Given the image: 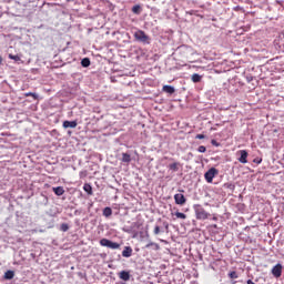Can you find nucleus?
<instances>
[{
    "instance_id": "nucleus-19",
    "label": "nucleus",
    "mask_w": 284,
    "mask_h": 284,
    "mask_svg": "<svg viewBox=\"0 0 284 284\" xmlns=\"http://www.w3.org/2000/svg\"><path fill=\"white\" fill-rule=\"evenodd\" d=\"M179 165H181V163H179V162L171 163V164H169V170L171 172H179Z\"/></svg>"
},
{
    "instance_id": "nucleus-34",
    "label": "nucleus",
    "mask_w": 284,
    "mask_h": 284,
    "mask_svg": "<svg viewBox=\"0 0 284 284\" xmlns=\"http://www.w3.org/2000/svg\"><path fill=\"white\" fill-rule=\"evenodd\" d=\"M195 139L203 140V139H205V134H197V135H195Z\"/></svg>"
},
{
    "instance_id": "nucleus-33",
    "label": "nucleus",
    "mask_w": 284,
    "mask_h": 284,
    "mask_svg": "<svg viewBox=\"0 0 284 284\" xmlns=\"http://www.w3.org/2000/svg\"><path fill=\"white\" fill-rule=\"evenodd\" d=\"M246 81L247 83H252V81H254V77L252 75L246 77Z\"/></svg>"
},
{
    "instance_id": "nucleus-3",
    "label": "nucleus",
    "mask_w": 284,
    "mask_h": 284,
    "mask_svg": "<svg viewBox=\"0 0 284 284\" xmlns=\"http://www.w3.org/2000/svg\"><path fill=\"white\" fill-rule=\"evenodd\" d=\"M133 37L139 43H143V45H150V36H148L145 31L138 30L134 32Z\"/></svg>"
},
{
    "instance_id": "nucleus-35",
    "label": "nucleus",
    "mask_w": 284,
    "mask_h": 284,
    "mask_svg": "<svg viewBox=\"0 0 284 284\" xmlns=\"http://www.w3.org/2000/svg\"><path fill=\"white\" fill-rule=\"evenodd\" d=\"M212 145H216V148H219V144H217V142H216V140H212Z\"/></svg>"
},
{
    "instance_id": "nucleus-29",
    "label": "nucleus",
    "mask_w": 284,
    "mask_h": 284,
    "mask_svg": "<svg viewBox=\"0 0 284 284\" xmlns=\"http://www.w3.org/2000/svg\"><path fill=\"white\" fill-rule=\"evenodd\" d=\"M9 59H11L12 61H21V57H19L18 54H9Z\"/></svg>"
},
{
    "instance_id": "nucleus-5",
    "label": "nucleus",
    "mask_w": 284,
    "mask_h": 284,
    "mask_svg": "<svg viewBox=\"0 0 284 284\" xmlns=\"http://www.w3.org/2000/svg\"><path fill=\"white\" fill-rule=\"evenodd\" d=\"M219 175V171L216 168H211L207 172L204 174V179L206 183H212L214 181V176Z\"/></svg>"
},
{
    "instance_id": "nucleus-8",
    "label": "nucleus",
    "mask_w": 284,
    "mask_h": 284,
    "mask_svg": "<svg viewBox=\"0 0 284 284\" xmlns=\"http://www.w3.org/2000/svg\"><path fill=\"white\" fill-rule=\"evenodd\" d=\"M154 250V252H159V250H161V245H159V243L156 242H149L146 245H145V250Z\"/></svg>"
},
{
    "instance_id": "nucleus-10",
    "label": "nucleus",
    "mask_w": 284,
    "mask_h": 284,
    "mask_svg": "<svg viewBox=\"0 0 284 284\" xmlns=\"http://www.w3.org/2000/svg\"><path fill=\"white\" fill-rule=\"evenodd\" d=\"M240 154H241L239 158L240 163H243V164L247 163V152L245 150H241Z\"/></svg>"
},
{
    "instance_id": "nucleus-11",
    "label": "nucleus",
    "mask_w": 284,
    "mask_h": 284,
    "mask_svg": "<svg viewBox=\"0 0 284 284\" xmlns=\"http://www.w3.org/2000/svg\"><path fill=\"white\" fill-rule=\"evenodd\" d=\"M52 190L55 196H63V194H65V189H63V186H55Z\"/></svg>"
},
{
    "instance_id": "nucleus-18",
    "label": "nucleus",
    "mask_w": 284,
    "mask_h": 284,
    "mask_svg": "<svg viewBox=\"0 0 284 284\" xmlns=\"http://www.w3.org/2000/svg\"><path fill=\"white\" fill-rule=\"evenodd\" d=\"M119 276L122 281H130V273L128 271H121Z\"/></svg>"
},
{
    "instance_id": "nucleus-7",
    "label": "nucleus",
    "mask_w": 284,
    "mask_h": 284,
    "mask_svg": "<svg viewBox=\"0 0 284 284\" xmlns=\"http://www.w3.org/2000/svg\"><path fill=\"white\" fill-rule=\"evenodd\" d=\"M175 205H185L187 203V199L182 193H176L174 195Z\"/></svg>"
},
{
    "instance_id": "nucleus-25",
    "label": "nucleus",
    "mask_w": 284,
    "mask_h": 284,
    "mask_svg": "<svg viewBox=\"0 0 284 284\" xmlns=\"http://www.w3.org/2000/svg\"><path fill=\"white\" fill-rule=\"evenodd\" d=\"M110 242L111 240L102 239L100 240V245H102V247H110Z\"/></svg>"
},
{
    "instance_id": "nucleus-38",
    "label": "nucleus",
    "mask_w": 284,
    "mask_h": 284,
    "mask_svg": "<svg viewBox=\"0 0 284 284\" xmlns=\"http://www.w3.org/2000/svg\"><path fill=\"white\" fill-rule=\"evenodd\" d=\"M1 63H3V58L0 57V65H1Z\"/></svg>"
},
{
    "instance_id": "nucleus-16",
    "label": "nucleus",
    "mask_w": 284,
    "mask_h": 284,
    "mask_svg": "<svg viewBox=\"0 0 284 284\" xmlns=\"http://www.w3.org/2000/svg\"><path fill=\"white\" fill-rule=\"evenodd\" d=\"M122 163H131L132 161V155H130V153H122V159H121Z\"/></svg>"
},
{
    "instance_id": "nucleus-21",
    "label": "nucleus",
    "mask_w": 284,
    "mask_h": 284,
    "mask_svg": "<svg viewBox=\"0 0 284 284\" xmlns=\"http://www.w3.org/2000/svg\"><path fill=\"white\" fill-rule=\"evenodd\" d=\"M83 190H84V192H87V194L89 195V196H92V185L90 184V183H85L84 185H83Z\"/></svg>"
},
{
    "instance_id": "nucleus-13",
    "label": "nucleus",
    "mask_w": 284,
    "mask_h": 284,
    "mask_svg": "<svg viewBox=\"0 0 284 284\" xmlns=\"http://www.w3.org/2000/svg\"><path fill=\"white\" fill-rule=\"evenodd\" d=\"M77 125H78V122H77V120H73V121H64L63 122V128H65V129H68V128H72V129H74V128H77Z\"/></svg>"
},
{
    "instance_id": "nucleus-28",
    "label": "nucleus",
    "mask_w": 284,
    "mask_h": 284,
    "mask_svg": "<svg viewBox=\"0 0 284 284\" xmlns=\"http://www.w3.org/2000/svg\"><path fill=\"white\" fill-rule=\"evenodd\" d=\"M229 278H239V273L236 271H231L229 273Z\"/></svg>"
},
{
    "instance_id": "nucleus-36",
    "label": "nucleus",
    "mask_w": 284,
    "mask_h": 284,
    "mask_svg": "<svg viewBox=\"0 0 284 284\" xmlns=\"http://www.w3.org/2000/svg\"><path fill=\"white\" fill-rule=\"evenodd\" d=\"M262 161H263L262 159H255V160H254V163H257V164H258V163H262Z\"/></svg>"
},
{
    "instance_id": "nucleus-1",
    "label": "nucleus",
    "mask_w": 284,
    "mask_h": 284,
    "mask_svg": "<svg viewBox=\"0 0 284 284\" xmlns=\"http://www.w3.org/2000/svg\"><path fill=\"white\" fill-rule=\"evenodd\" d=\"M175 52L181 57V59H190V57L194 54V49L187 44H182L176 48Z\"/></svg>"
},
{
    "instance_id": "nucleus-9",
    "label": "nucleus",
    "mask_w": 284,
    "mask_h": 284,
    "mask_svg": "<svg viewBox=\"0 0 284 284\" xmlns=\"http://www.w3.org/2000/svg\"><path fill=\"white\" fill-rule=\"evenodd\" d=\"M162 91L166 94H174V92H176V89L173 85L165 84L163 85Z\"/></svg>"
},
{
    "instance_id": "nucleus-37",
    "label": "nucleus",
    "mask_w": 284,
    "mask_h": 284,
    "mask_svg": "<svg viewBox=\"0 0 284 284\" xmlns=\"http://www.w3.org/2000/svg\"><path fill=\"white\" fill-rule=\"evenodd\" d=\"M37 0H27V3H34Z\"/></svg>"
},
{
    "instance_id": "nucleus-20",
    "label": "nucleus",
    "mask_w": 284,
    "mask_h": 284,
    "mask_svg": "<svg viewBox=\"0 0 284 284\" xmlns=\"http://www.w3.org/2000/svg\"><path fill=\"white\" fill-rule=\"evenodd\" d=\"M201 79H203V77L199 73H194L192 77H191V81H193V83H201Z\"/></svg>"
},
{
    "instance_id": "nucleus-27",
    "label": "nucleus",
    "mask_w": 284,
    "mask_h": 284,
    "mask_svg": "<svg viewBox=\"0 0 284 284\" xmlns=\"http://www.w3.org/2000/svg\"><path fill=\"white\" fill-rule=\"evenodd\" d=\"M24 97H32L34 99V101H37V99H39V94L33 93V92H27V93H24Z\"/></svg>"
},
{
    "instance_id": "nucleus-24",
    "label": "nucleus",
    "mask_w": 284,
    "mask_h": 284,
    "mask_svg": "<svg viewBox=\"0 0 284 284\" xmlns=\"http://www.w3.org/2000/svg\"><path fill=\"white\" fill-rule=\"evenodd\" d=\"M133 14H141V4H135L132 7Z\"/></svg>"
},
{
    "instance_id": "nucleus-14",
    "label": "nucleus",
    "mask_w": 284,
    "mask_h": 284,
    "mask_svg": "<svg viewBox=\"0 0 284 284\" xmlns=\"http://www.w3.org/2000/svg\"><path fill=\"white\" fill-rule=\"evenodd\" d=\"M4 281H12L14 278V271L8 270L3 275Z\"/></svg>"
},
{
    "instance_id": "nucleus-22",
    "label": "nucleus",
    "mask_w": 284,
    "mask_h": 284,
    "mask_svg": "<svg viewBox=\"0 0 284 284\" xmlns=\"http://www.w3.org/2000/svg\"><path fill=\"white\" fill-rule=\"evenodd\" d=\"M90 58H83L82 60H81V65H82V68H90Z\"/></svg>"
},
{
    "instance_id": "nucleus-31",
    "label": "nucleus",
    "mask_w": 284,
    "mask_h": 284,
    "mask_svg": "<svg viewBox=\"0 0 284 284\" xmlns=\"http://www.w3.org/2000/svg\"><path fill=\"white\" fill-rule=\"evenodd\" d=\"M68 230H70V226L68 224H65V223H62L61 224V231L62 232H68Z\"/></svg>"
},
{
    "instance_id": "nucleus-2",
    "label": "nucleus",
    "mask_w": 284,
    "mask_h": 284,
    "mask_svg": "<svg viewBox=\"0 0 284 284\" xmlns=\"http://www.w3.org/2000/svg\"><path fill=\"white\" fill-rule=\"evenodd\" d=\"M163 232H166V233L170 232V223H168V221L159 220L156 225L154 226L153 234L155 236H159V234Z\"/></svg>"
},
{
    "instance_id": "nucleus-12",
    "label": "nucleus",
    "mask_w": 284,
    "mask_h": 284,
    "mask_svg": "<svg viewBox=\"0 0 284 284\" xmlns=\"http://www.w3.org/2000/svg\"><path fill=\"white\" fill-rule=\"evenodd\" d=\"M122 256L124 258H130V256H132V246H125L122 251Z\"/></svg>"
},
{
    "instance_id": "nucleus-17",
    "label": "nucleus",
    "mask_w": 284,
    "mask_h": 284,
    "mask_svg": "<svg viewBox=\"0 0 284 284\" xmlns=\"http://www.w3.org/2000/svg\"><path fill=\"white\" fill-rule=\"evenodd\" d=\"M102 214L103 216H105V219H110V216H112V207L110 206L104 207Z\"/></svg>"
},
{
    "instance_id": "nucleus-26",
    "label": "nucleus",
    "mask_w": 284,
    "mask_h": 284,
    "mask_svg": "<svg viewBox=\"0 0 284 284\" xmlns=\"http://www.w3.org/2000/svg\"><path fill=\"white\" fill-rule=\"evenodd\" d=\"M175 216H176V219H182L183 221H185V219H187V215H185V213H181V212H175Z\"/></svg>"
},
{
    "instance_id": "nucleus-32",
    "label": "nucleus",
    "mask_w": 284,
    "mask_h": 284,
    "mask_svg": "<svg viewBox=\"0 0 284 284\" xmlns=\"http://www.w3.org/2000/svg\"><path fill=\"white\" fill-rule=\"evenodd\" d=\"M40 199L42 200L43 205H48V196L41 194Z\"/></svg>"
},
{
    "instance_id": "nucleus-23",
    "label": "nucleus",
    "mask_w": 284,
    "mask_h": 284,
    "mask_svg": "<svg viewBox=\"0 0 284 284\" xmlns=\"http://www.w3.org/2000/svg\"><path fill=\"white\" fill-rule=\"evenodd\" d=\"M119 247H121V244L116 243V242H109V248L110 250H119Z\"/></svg>"
},
{
    "instance_id": "nucleus-6",
    "label": "nucleus",
    "mask_w": 284,
    "mask_h": 284,
    "mask_svg": "<svg viewBox=\"0 0 284 284\" xmlns=\"http://www.w3.org/2000/svg\"><path fill=\"white\" fill-rule=\"evenodd\" d=\"M272 274L275 278H281V276L283 274V265L281 263H278L275 266H273Z\"/></svg>"
},
{
    "instance_id": "nucleus-30",
    "label": "nucleus",
    "mask_w": 284,
    "mask_h": 284,
    "mask_svg": "<svg viewBox=\"0 0 284 284\" xmlns=\"http://www.w3.org/2000/svg\"><path fill=\"white\" fill-rule=\"evenodd\" d=\"M197 152H200L201 154H205V152H207V149L204 145H200L197 148Z\"/></svg>"
},
{
    "instance_id": "nucleus-4",
    "label": "nucleus",
    "mask_w": 284,
    "mask_h": 284,
    "mask_svg": "<svg viewBox=\"0 0 284 284\" xmlns=\"http://www.w3.org/2000/svg\"><path fill=\"white\" fill-rule=\"evenodd\" d=\"M194 211L197 221H206V219H210V213H207L200 204L194 206Z\"/></svg>"
},
{
    "instance_id": "nucleus-15",
    "label": "nucleus",
    "mask_w": 284,
    "mask_h": 284,
    "mask_svg": "<svg viewBox=\"0 0 284 284\" xmlns=\"http://www.w3.org/2000/svg\"><path fill=\"white\" fill-rule=\"evenodd\" d=\"M224 190H230L231 192H234L236 190V185L232 182H226L223 184Z\"/></svg>"
}]
</instances>
